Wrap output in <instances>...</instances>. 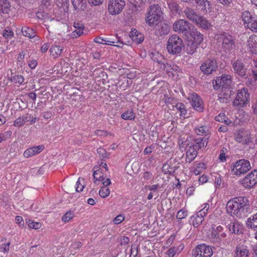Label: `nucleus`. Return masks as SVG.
Returning a JSON list of instances; mask_svg holds the SVG:
<instances>
[{
    "label": "nucleus",
    "instance_id": "obj_1",
    "mask_svg": "<svg viewBox=\"0 0 257 257\" xmlns=\"http://www.w3.org/2000/svg\"><path fill=\"white\" fill-rule=\"evenodd\" d=\"M249 201L245 197H235L228 201L226 206L227 212L232 216L241 218L246 215L249 211Z\"/></svg>",
    "mask_w": 257,
    "mask_h": 257
},
{
    "label": "nucleus",
    "instance_id": "obj_2",
    "mask_svg": "<svg viewBox=\"0 0 257 257\" xmlns=\"http://www.w3.org/2000/svg\"><path fill=\"white\" fill-rule=\"evenodd\" d=\"M184 47L183 40L177 35L170 36L167 42V49L171 54L178 55Z\"/></svg>",
    "mask_w": 257,
    "mask_h": 257
},
{
    "label": "nucleus",
    "instance_id": "obj_3",
    "mask_svg": "<svg viewBox=\"0 0 257 257\" xmlns=\"http://www.w3.org/2000/svg\"><path fill=\"white\" fill-rule=\"evenodd\" d=\"M162 14L161 9L158 5L151 6L146 18V23L149 26H153L160 21Z\"/></svg>",
    "mask_w": 257,
    "mask_h": 257
},
{
    "label": "nucleus",
    "instance_id": "obj_4",
    "mask_svg": "<svg viewBox=\"0 0 257 257\" xmlns=\"http://www.w3.org/2000/svg\"><path fill=\"white\" fill-rule=\"evenodd\" d=\"M211 230V233L208 235L209 240L217 245H220L223 239L226 236V233L222 232L223 227L221 225L216 226L213 224L212 225Z\"/></svg>",
    "mask_w": 257,
    "mask_h": 257
},
{
    "label": "nucleus",
    "instance_id": "obj_5",
    "mask_svg": "<svg viewBox=\"0 0 257 257\" xmlns=\"http://www.w3.org/2000/svg\"><path fill=\"white\" fill-rule=\"evenodd\" d=\"M192 27L188 21L180 19L176 21L173 25V30L183 35L187 39L189 37V32L191 30Z\"/></svg>",
    "mask_w": 257,
    "mask_h": 257
},
{
    "label": "nucleus",
    "instance_id": "obj_6",
    "mask_svg": "<svg viewBox=\"0 0 257 257\" xmlns=\"http://www.w3.org/2000/svg\"><path fill=\"white\" fill-rule=\"evenodd\" d=\"M219 39L222 41L221 48L226 53H230L235 49V39L229 34L223 33L221 34Z\"/></svg>",
    "mask_w": 257,
    "mask_h": 257
},
{
    "label": "nucleus",
    "instance_id": "obj_7",
    "mask_svg": "<svg viewBox=\"0 0 257 257\" xmlns=\"http://www.w3.org/2000/svg\"><path fill=\"white\" fill-rule=\"evenodd\" d=\"M213 85L215 90L220 88L234 87L232 81V76L228 74H222L213 81Z\"/></svg>",
    "mask_w": 257,
    "mask_h": 257
},
{
    "label": "nucleus",
    "instance_id": "obj_8",
    "mask_svg": "<svg viewBox=\"0 0 257 257\" xmlns=\"http://www.w3.org/2000/svg\"><path fill=\"white\" fill-rule=\"evenodd\" d=\"M213 253L210 245L202 243L197 245L192 250V254L193 257H211Z\"/></svg>",
    "mask_w": 257,
    "mask_h": 257
},
{
    "label": "nucleus",
    "instance_id": "obj_9",
    "mask_svg": "<svg viewBox=\"0 0 257 257\" xmlns=\"http://www.w3.org/2000/svg\"><path fill=\"white\" fill-rule=\"evenodd\" d=\"M242 19L244 24L252 32H257V15H252L250 12L245 11L242 13Z\"/></svg>",
    "mask_w": 257,
    "mask_h": 257
},
{
    "label": "nucleus",
    "instance_id": "obj_10",
    "mask_svg": "<svg viewBox=\"0 0 257 257\" xmlns=\"http://www.w3.org/2000/svg\"><path fill=\"white\" fill-rule=\"evenodd\" d=\"M251 169L249 162L245 159H241L235 162L233 165L232 169L234 174L240 176L242 174L246 173Z\"/></svg>",
    "mask_w": 257,
    "mask_h": 257
},
{
    "label": "nucleus",
    "instance_id": "obj_11",
    "mask_svg": "<svg viewBox=\"0 0 257 257\" xmlns=\"http://www.w3.org/2000/svg\"><path fill=\"white\" fill-rule=\"evenodd\" d=\"M235 92V87L221 88L218 94V100L220 103H229L232 100V95Z\"/></svg>",
    "mask_w": 257,
    "mask_h": 257
},
{
    "label": "nucleus",
    "instance_id": "obj_12",
    "mask_svg": "<svg viewBox=\"0 0 257 257\" xmlns=\"http://www.w3.org/2000/svg\"><path fill=\"white\" fill-rule=\"evenodd\" d=\"M232 68L235 73L240 76L246 78L247 76V67L244 59H238L232 62Z\"/></svg>",
    "mask_w": 257,
    "mask_h": 257
},
{
    "label": "nucleus",
    "instance_id": "obj_13",
    "mask_svg": "<svg viewBox=\"0 0 257 257\" xmlns=\"http://www.w3.org/2000/svg\"><path fill=\"white\" fill-rule=\"evenodd\" d=\"M125 5L124 0H109L108 11L111 15H116L120 13Z\"/></svg>",
    "mask_w": 257,
    "mask_h": 257
},
{
    "label": "nucleus",
    "instance_id": "obj_14",
    "mask_svg": "<svg viewBox=\"0 0 257 257\" xmlns=\"http://www.w3.org/2000/svg\"><path fill=\"white\" fill-rule=\"evenodd\" d=\"M218 66L216 60L214 58L207 59L200 66V70L205 74L209 75L215 71Z\"/></svg>",
    "mask_w": 257,
    "mask_h": 257
},
{
    "label": "nucleus",
    "instance_id": "obj_15",
    "mask_svg": "<svg viewBox=\"0 0 257 257\" xmlns=\"http://www.w3.org/2000/svg\"><path fill=\"white\" fill-rule=\"evenodd\" d=\"M240 183L245 188H252L257 184V170L254 169L249 173L240 181Z\"/></svg>",
    "mask_w": 257,
    "mask_h": 257
},
{
    "label": "nucleus",
    "instance_id": "obj_16",
    "mask_svg": "<svg viewBox=\"0 0 257 257\" xmlns=\"http://www.w3.org/2000/svg\"><path fill=\"white\" fill-rule=\"evenodd\" d=\"M248 96L249 94L245 91L244 89H241L237 92L235 98L233 102V105L241 107L244 106L247 101Z\"/></svg>",
    "mask_w": 257,
    "mask_h": 257
},
{
    "label": "nucleus",
    "instance_id": "obj_17",
    "mask_svg": "<svg viewBox=\"0 0 257 257\" xmlns=\"http://www.w3.org/2000/svg\"><path fill=\"white\" fill-rule=\"evenodd\" d=\"M170 29L169 25L166 23L158 22L155 24V34L159 36L167 35L169 33Z\"/></svg>",
    "mask_w": 257,
    "mask_h": 257
},
{
    "label": "nucleus",
    "instance_id": "obj_18",
    "mask_svg": "<svg viewBox=\"0 0 257 257\" xmlns=\"http://www.w3.org/2000/svg\"><path fill=\"white\" fill-rule=\"evenodd\" d=\"M233 257H250L248 247L244 244L237 245L234 250Z\"/></svg>",
    "mask_w": 257,
    "mask_h": 257
},
{
    "label": "nucleus",
    "instance_id": "obj_19",
    "mask_svg": "<svg viewBox=\"0 0 257 257\" xmlns=\"http://www.w3.org/2000/svg\"><path fill=\"white\" fill-rule=\"evenodd\" d=\"M194 23L198 27L205 30L210 29L212 26L211 23L206 18L201 15L199 16Z\"/></svg>",
    "mask_w": 257,
    "mask_h": 257
},
{
    "label": "nucleus",
    "instance_id": "obj_20",
    "mask_svg": "<svg viewBox=\"0 0 257 257\" xmlns=\"http://www.w3.org/2000/svg\"><path fill=\"white\" fill-rule=\"evenodd\" d=\"M189 33V37L192 38L190 41L194 44L199 46L203 41V36L197 29H192Z\"/></svg>",
    "mask_w": 257,
    "mask_h": 257
},
{
    "label": "nucleus",
    "instance_id": "obj_21",
    "mask_svg": "<svg viewBox=\"0 0 257 257\" xmlns=\"http://www.w3.org/2000/svg\"><path fill=\"white\" fill-rule=\"evenodd\" d=\"M190 102L192 107L197 111H201L203 110L202 100L197 94H192Z\"/></svg>",
    "mask_w": 257,
    "mask_h": 257
},
{
    "label": "nucleus",
    "instance_id": "obj_22",
    "mask_svg": "<svg viewBox=\"0 0 257 257\" xmlns=\"http://www.w3.org/2000/svg\"><path fill=\"white\" fill-rule=\"evenodd\" d=\"M73 27L75 29L72 33L73 38H77L83 34V30L85 28L84 25L79 21H75L73 24Z\"/></svg>",
    "mask_w": 257,
    "mask_h": 257
},
{
    "label": "nucleus",
    "instance_id": "obj_23",
    "mask_svg": "<svg viewBox=\"0 0 257 257\" xmlns=\"http://www.w3.org/2000/svg\"><path fill=\"white\" fill-rule=\"evenodd\" d=\"M235 140L242 144H248L250 142V137L247 132H239L235 136Z\"/></svg>",
    "mask_w": 257,
    "mask_h": 257
},
{
    "label": "nucleus",
    "instance_id": "obj_24",
    "mask_svg": "<svg viewBox=\"0 0 257 257\" xmlns=\"http://www.w3.org/2000/svg\"><path fill=\"white\" fill-rule=\"evenodd\" d=\"M44 147L43 145L30 148L26 150L24 153V157L26 158L30 157L36 154H39L42 151Z\"/></svg>",
    "mask_w": 257,
    "mask_h": 257
},
{
    "label": "nucleus",
    "instance_id": "obj_25",
    "mask_svg": "<svg viewBox=\"0 0 257 257\" xmlns=\"http://www.w3.org/2000/svg\"><path fill=\"white\" fill-rule=\"evenodd\" d=\"M195 3L196 5L201 8L204 12L207 13V12H210L212 10V8L209 1L208 0H194Z\"/></svg>",
    "mask_w": 257,
    "mask_h": 257
},
{
    "label": "nucleus",
    "instance_id": "obj_26",
    "mask_svg": "<svg viewBox=\"0 0 257 257\" xmlns=\"http://www.w3.org/2000/svg\"><path fill=\"white\" fill-rule=\"evenodd\" d=\"M183 13L189 20L194 23L200 15L197 14L195 10L189 7L186 8L184 10Z\"/></svg>",
    "mask_w": 257,
    "mask_h": 257
},
{
    "label": "nucleus",
    "instance_id": "obj_27",
    "mask_svg": "<svg viewBox=\"0 0 257 257\" xmlns=\"http://www.w3.org/2000/svg\"><path fill=\"white\" fill-rule=\"evenodd\" d=\"M249 51L252 53H257V36H251L247 41Z\"/></svg>",
    "mask_w": 257,
    "mask_h": 257
},
{
    "label": "nucleus",
    "instance_id": "obj_28",
    "mask_svg": "<svg viewBox=\"0 0 257 257\" xmlns=\"http://www.w3.org/2000/svg\"><path fill=\"white\" fill-rule=\"evenodd\" d=\"M178 168V167L173 165V164H171V162H167L166 164H164L162 169L165 174L168 173L171 175H174L175 171Z\"/></svg>",
    "mask_w": 257,
    "mask_h": 257
},
{
    "label": "nucleus",
    "instance_id": "obj_29",
    "mask_svg": "<svg viewBox=\"0 0 257 257\" xmlns=\"http://www.w3.org/2000/svg\"><path fill=\"white\" fill-rule=\"evenodd\" d=\"M63 50L62 47L54 44L50 48L49 52L51 56L54 58H56L61 55Z\"/></svg>",
    "mask_w": 257,
    "mask_h": 257
},
{
    "label": "nucleus",
    "instance_id": "obj_30",
    "mask_svg": "<svg viewBox=\"0 0 257 257\" xmlns=\"http://www.w3.org/2000/svg\"><path fill=\"white\" fill-rule=\"evenodd\" d=\"M73 6L77 11H84L86 8V0H72Z\"/></svg>",
    "mask_w": 257,
    "mask_h": 257
},
{
    "label": "nucleus",
    "instance_id": "obj_31",
    "mask_svg": "<svg viewBox=\"0 0 257 257\" xmlns=\"http://www.w3.org/2000/svg\"><path fill=\"white\" fill-rule=\"evenodd\" d=\"M246 225L252 230H257V213L247 219Z\"/></svg>",
    "mask_w": 257,
    "mask_h": 257
},
{
    "label": "nucleus",
    "instance_id": "obj_32",
    "mask_svg": "<svg viewBox=\"0 0 257 257\" xmlns=\"http://www.w3.org/2000/svg\"><path fill=\"white\" fill-rule=\"evenodd\" d=\"M204 220V217L201 214L196 213L191 217L190 222L194 227H198Z\"/></svg>",
    "mask_w": 257,
    "mask_h": 257
},
{
    "label": "nucleus",
    "instance_id": "obj_33",
    "mask_svg": "<svg viewBox=\"0 0 257 257\" xmlns=\"http://www.w3.org/2000/svg\"><path fill=\"white\" fill-rule=\"evenodd\" d=\"M198 151L196 149L193 147L192 146H191L186 152V159L187 161L190 163L197 156L198 154Z\"/></svg>",
    "mask_w": 257,
    "mask_h": 257
},
{
    "label": "nucleus",
    "instance_id": "obj_34",
    "mask_svg": "<svg viewBox=\"0 0 257 257\" xmlns=\"http://www.w3.org/2000/svg\"><path fill=\"white\" fill-rule=\"evenodd\" d=\"M230 229L231 230H229V231L231 233L239 234L242 233V225L237 220L234 219Z\"/></svg>",
    "mask_w": 257,
    "mask_h": 257
},
{
    "label": "nucleus",
    "instance_id": "obj_35",
    "mask_svg": "<svg viewBox=\"0 0 257 257\" xmlns=\"http://www.w3.org/2000/svg\"><path fill=\"white\" fill-rule=\"evenodd\" d=\"M11 4L8 0H0V14H8Z\"/></svg>",
    "mask_w": 257,
    "mask_h": 257
},
{
    "label": "nucleus",
    "instance_id": "obj_36",
    "mask_svg": "<svg viewBox=\"0 0 257 257\" xmlns=\"http://www.w3.org/2000/svg\"><path fill=\"white\" fill-rule=\"evenodd\" d=\"M207 144V139L205 138H198L195 140V144L192 146L197 150L205 147Z\"/></svg>",
    "mask_w": 257,
    "mask_h": 257
},
{
    "label": "nucleus",
    "instance_id": "obj_37",
    "mask_svg": "<svg viewBox=\"0 0 257 257\" xmlns=\"http://www.w3.org/2000/svg\"><path fill=\"white\" fill-rule=\"evenodd\" d=\"M198 45L193 43L191 41H188L185 47L186 51L189 54H193L198 48Z\"/></svg>",
    "mask_w": 257,
    "mask_h": 257
},
{
    "label": "nucleus",
    "instance_id": "obj_38",
    "mask_svg": "<svg viewBox=\"0 0 257 257\" xmlns=\"http://www.w3.org/2000/svg\"><path fill=\"white\" fill-rule=\"evenodd\" d=\"M22 33L25 37H28L30 38H34L36 36L35 32L34 30L27 27H24L22 28Z\"/></svg>",
    "mask_w": 257,
    "mask_h": 257
},
{
    "label": "nucleus",
    "instance_id": "obj_39",
    "mask_svg": "<svg viewBox=\"0 0 257 257\" xmlns=\"http://www.w3.org/2000/svg\"><path fill=\"white\" fill-rule=\"evenodd\" d=\"M175 107L180 111V115L181 116H183L184 118L189 117L187 110L185 108V105L183 103L180 102L177 103L175 105Z\"/></svg>",
    "mask_w": 257,
    "mask_h": 257
},
{
    "label": "nucleus",
    "instance_id": "obj_40",
    "mask_svg": "<svg viewBox=\"0 0 257 257\" xmlns=\"http://www.w3.org/2000/svg\"><path fill=\"white\" fill-rule=\"evenodd\" d=\"M209 131V126L206 125L199 126L195 129V133L198 135H203V134H207Z\"/></svg>",
    "mask_w": 257,
    "mask_h": 257
},
{
    "label": "nucleus",
    "instance_id": "obj_41",
    "mask_svg": "<svg viewBox=\"0 0 257 257\" xmlns=\"http://www.w3.org/2000/svg\"><path fill=\"white\" fill-rule=\"evenodd\" d=\"M169 8L172 12H179L180 11L179 5L173 1H170L167 2Z\"/></svg>",
    "mask_w": 257,
    "mask_h": 257
},
{
    "label": "nucleus",
    "instance_id": "obj_42",
    "mask_svg": "<svg viewBox=\"0 0 257 257\" xmlns=\"http://www.w3.org/2000/svg\"><path fill=\"white\" fill-rule=\"evenodd\" d=\"M10 80L15 83H19L22 84L24 80V77L21 75H15L14 76L11 75Z\"/></svg>",
    "mask_w": 257,
    "mask_h": 257
},
{
    "label": "nucleus",
    "instance_id": "obj_43",
    "mask_svg": "<svg viewBox=\"0 0 257 257\" xmlns=\"http://www.w3.org/2000/svg\"><path fill=\"white\" fill-rule=\"evenodd\" d=\"M215 120L218 121L224 122L225 124L229 125L231 121L224 114H220L215 117Z\"/></svg>",
    "mask_w": 257,
    "mask_h": 257
},
{
    "label": "nucleus",
    "instance_id": "obj_44",
    "mask_svg": "<svg viewBox=\"0 0 257 257\" xmlns=\"http://www.w3.org/2000/svg\"><path fill=\"white\" fill-rule=\"evenodd\" d=\"M27 120V117L24 116L19 117L14 121V125L17 127H20L23 125Z\"/></svg>",
    "mask_w": 257,
    "mask_h": 257
},
{
    "label": "nucleus",
    "instance_id": "obj_45",
    "mask_svg": "<svg viewBox=\"0 0 257 257\" xmlns=\"http://www.w3.org/2000/svg\"><path fill=\"white\" fill-rule=\"evenodd\" d=\"M121 116L124 119L132 120L135 118V114L132 110H126L121 114Z\"/></svg>",
    "mask_w": 257,
    "mask_h": 257
},
{
    "label": "nucleus",
    "instance_id": "obj_46",
    "mask_svg": "<svg viewBox=\"0 0 257 257\" xmlns=\"http://www.w3.org/2000/svg\"><path fill=\"white\" fill-rule=\"evenodd\" d=\"M74 217V212L71 211H67L62 217V221L64 222H68Z\"/></svg>",
    "mask_w": 257,
    "mask_h": 257
},
{
    "label": "nucleus",
    "instance_id": "obj_47",
    "mask_svg": "<svg viewBox=\"0 0 257 257\" xmlns=\"http://www.w3.org/2000/svg\"><path fill=\"white\" fill-rule=\"evenodd\" d=\"M234 219L228 215H224L221 217V224L223 225H228L232 223Z\"/></svg>",
    "mask_w": 257,
    "mask_h": 257
},
{
    "label": "nucleus",
    "instance_id": "obj_48",
    "mask_svg": "<svg viewBox=\"0 0 257 257\" xmlns=\"http://www.w3.org/2000/svg\"><path fill=\"white\" fill-rule=\"evenodd\" d=\"M110 194V190L106 187H102L99 191V194L102 198L107 197Z\"/></svg>",
    "mask_w": 257,
    "mask_h": 257
},
{
    "label": "nucleus",
    "instance_id": "obj_49",
    "mask_svg": "<svg viewBox=\"0 0 257 257\" xmlns=\"http://www.w3.org/2000/svg\"><path fill=\"white\" fill-rule=\"evenodd\" d=\"M30 228L37 229L41 227V224L40 222H35L31 220L27 221Z\"/></svg>",
    "mask_w": 257,
    "mask_h": 257
},
{
    "label": "nucleus",
    "instance_id": "obj_50",
    "mask_svg": "<svg viewBox=\"0 0 257 257\" xmlns=\"http://www.w3.org/2000/svg\"><path fill=\"white\" fill-rule=\"evenodd\" d=\"M97 153L98 154L99 157L102 159L106 158L108 156L105 149L102 148H99L97 150Z\"/></svg>",
    "mask_w": 257,
    "mask_h": 257
},
{
    "label": "nucleus",
    "instance_id": "obj_51",
    "mask_svg": "<svg viewBox=\"0 0 257 257\" xmlns=\"http://www.w3.org/2000/svg\"><path fill=\"white\" fill-rule=\"evenodd\" d=\"M177 248L175 247L170 248L166 252V257H174L176 254Z\"/></svg>",
    "mask_w": 257,
    "mask_h": 257
},
{
    "label": "nucleus",
    "instance_id": "obj_52",
    "mask_svg": "<svg viewBox=\"0 0 257 257\" xmlns=\"http://www.w3.org/2000/svg\"><path fill=\"white\" fill-rule=\"evenodd\" d=\"M99 181H102V184L104 185L103 187H107V186L108 185H109L111 184V181L109 179H108V178L105 179L102 176H99Z\"/></svg>",
    "mask_w": 257,
    "mask_h": 257
},
{
    "label": "nucleus",
    "instance_id": "obj_53",
    "mask_svg": "<svg viewBox=\"0 0 257 257\" xmlns=\"http://www.w3.org/2000/svg\"><path fill=\"white\" fill-rule=\"evenodd\" d=\"M187 215V211L183 210H179L177 214V218L178 219H182L185 218Z\"/></svg>",
    "mask_w": 257,
    "mask_h": 257
},
{
    "label": "nucleus",
    "instance_id": "obj_54",
    "mask_svg": "<svg viewBox=\"0 0 257 257\" xmlns=\"http://www.w3.org/2000/svg\"><path fill=\"white\" fill-rule=\"evenodd\" d=\"M214 183L216 188H220L223 186V183L221 182V176L218 175L217 176L215 177Z\"/></svg>",
    "mask_w": 257,
    "mask_h": 257
},
{
    "label": "nucleus",
    "instance_id": "obj_55",
    "mask_svg": "<svg viewBox=\"0 0 257 257\" xmlns=\"http://www.w3.org/2000/svg\"><path fill=\"white\" fill-rule=\"evenodd\" d=\"M124 219V217L121 215H117L113 220V222L115 224L120 223Z\"/></svg>",
    "mask_w": 257,
    "mask_h": 257
},
{
    "label": "nucleus",
    "instance_id": "obj_56",
    "mask_svg": "<svg viewBox=\"0 0 257 257\" xmlns=\"http://www.w3.org/2000/svg\"><path fill=\"white\" fill-rule=\"evenodd\" d=\"M132 39L134 41L139 44L141 43L144 41V37H143L141 35L137 34L135 37L132 38Z\"/></svg>",
    "mask_w": 257,
    "mask_h": 257
},
{
    "label": "nucleus",
    "instance_id": "obj_57",
    "mask_svg": "<svg viewBox=\"0 0 257 257\" xmlns=\"http://www.w3.org/2000/svg\"><path fill=\"white\" fill-rule=\"evenodd\" d=\"M94 41L97 43L102 44H107V42L113 43V42H111V41H106L105 40H104L100 37L96 38L94 39Z\"/></svg>",
    "mask_w": 257,
    "mask_h": 257
},
{
    "label": "nucleus",
    "instance_id": "obj_58",
    "mask_svg": "<svg viewBox=\"0 0 257 257\" xmlns=\"http://www.w3.org/2000/svg\"><path fill=\"white\" fill-rule=\"evenodd\" d=\"M13 35H14L13 32L12 31L10 30V29H9V30L5 29L3 31V36L5 38H8L9 37H12V36H13Z\"/></svg>",
    "mask_w": 257,
    "mask_h": 257
},
{
    "label": "nucleus",
    "instance_id": "obj_59",
    "mask_svg": "<svg viewBox=\"0 0 257 257\" xmlns=\"http://www.w3.org/2000/svg\"><path fill=\"white\" fill-rule=\"evenodd\" d=\"M4 135H8L9 137H11L12 135V132L11 131H7L5 132L4 134H0V143L3 140L7 139V137H5Z\"/></svg>",
    "mask_w": 257,
    "mask_h": 257
},
{
    "label": "nucleus",
    "instance_id": "obj_60",
    "mask_svg": "<svg viewBox=\"0 0 257 257\" xmlns=\"http://www.w3.org/2000/svg\"><path fill=\"white\" fill-rule=\"evenodd\" d=\"M15 221L17 223L19 224V225L21 226H23L24 224V222L23 221V219L22 217L20 216H17L15 218Z\"/></svg>",
    "mask_w": 257,
    "mask_h": 257
},
{
    "label": "nucleus",
    "instance_id": "obj_61",
    "mask_svg": "<svg viewBox=\"0 0 257 257\" xmlns=\"http://www.w3.org/2000/svg\"><path fill=\"white\" fill-rule=\"evenodd\" d=\"M11 243L10 242L7 243L3 244L1 247V248L3 249L4 252H8L9 250V246Z\"/></svg>",
    "mask_w": 257,
    "mask_h": 257
},
{
    "label": "nucleus",
    "instance_id": "obj_62",
    "mask_svg": "<svg viewBox=\"0 0 257 257\" xmlns=\"http://www.w3.org/2000/svg\"><path fill=\"white\" fill-rule=\"evenodd\" d=\"M80 184V178H79L78 180V181L76 182V187L75 189L76 191L77 192H81L83 188H84V185H81V186H79V185Z\"/></svg>",
    "mask_w": 257,
    "mask_h": 257
},
{
    "label": "nucleus",
    "instance_id": "obj_63",
    "mask_svg": "<svg viewBox=\"0 0 257 257\" xmlns=\"http://www.w3.org/2000/svg\"><path fill=\"white\" fill-rule=\"evenodd\" d=\"M101 172L99 171V170H97L93 172V176L94 179L95 180L94 183L96 182V180H99V176H101Z\"/></svg>",
    "mask_w": 257,
    "mask_h": 257
},
{
    "label": "nucleus",
    "instance_id": "obj_64",
    "mask_svg": "<svg viewBox=\"0 0 257 257\" xmlns=\"http://www.w3.org/2000/svg\"><path fill=\"white\" fill-rule=\"evenodd\" d=\"M138 250L137 248H132L130 254V257H137Z\"/></svg>",
    "mask_w": 257,
    "mask_h": 257
}]
</instances>
